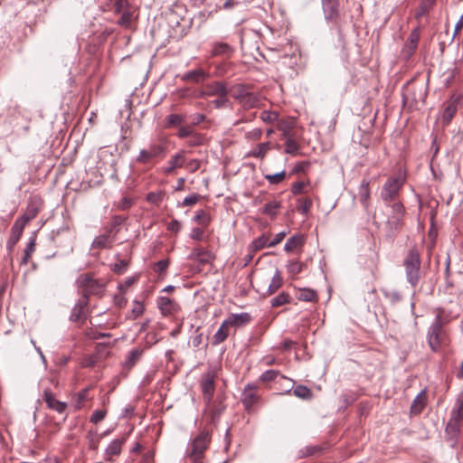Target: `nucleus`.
<instances>
[{
    "label": "nucleus",
    "mask_w": 463,
    "mask_h": 463,
    "mask_svg": "<svg viewBox=\"0 0 463 463\" xmlns=\"http://www.w3.org/2000/svg\"><path fill=\"white\" fill-rule=\"evenodd\" d=\"M194 220L203 227H206L210 223V216L203 210L197 211Z\"/></svg>",
    "instance_id": "39"
},
{
    "label": "nucleus",
    "mask_w": 463,
    "mask_h": 463,
    "mask_svg": "<svg viewBox=\"0 0 463 463\" xmlns=\"http://www.w3.org/2000/svg\"><path fill=\"white\" fill-rule=\"evenodd\" d=\"M200 385L203 392V401L206 406L210 407V403L212 402L215 390L214 374L211 372L203 374Z\"/></svg>",
    "instance_id": "9"
},
{
    "label": "nucleus",
    "mask_w": 463,
    "mask_h": 463,
    "mask_svg": "<svg viewBox=\"0 0 463 463\" xmlns=\"http://www.w3.org/2000/svg\"><path fill=\"white\" fill-rule=\"evenodd\" d=\"M286 235H287L286 232H279L278 234L275 235V237L271 241H269L268 247H274V246L278 245L279 243H280L282 241V240L285 238Z\"/></svg>",
    "instance_id": "62"
},
{
    "label": "nucleus",
    "mask_w": 463,
    "mask_h": 463,
    "mask_svg": "<svg viewBox=\"0 0 463 463\" xmlns=\"http://www.w3.org/2000/svg\"><path fill=\"white\" fill-rule=\"evenodd\" d=\"M269 149V142L260 143L250 151V156L256 158H263Z\"/></svg>",
    "instance_id": "32"
},
{
    "label": "nucleus",
    "mask_w": 463,
    "mask_h": 463,
    "mask_svg": "<svg viewBox=\"0 0 463 463\" xmlns=\"http://www.w3.org/2000/svg\"><path fill=\"white\" fill-rule=\"evenodd\" d=\"M420 28L416 27L413 29L409 36L410 49L414 52L418 46V43L420 40Z\"/></svg>",
    "instance_id": "43"
},
{
    "label": "nucleus",
    "mask_w": 463,
    "mask_h": 463,
    "mask_svg": "<svg viewBox=\"0 0 463 463\" xmlns=\"http://www.w3.org/2000/svg\"><path fill=\"white\" fill-rule=\"evenodd\" d=\"M251 320V317L249 313L241 314H231L226 319V324L231 327H241Z\"/></svg>",
    "instance_id": "19"
},
{
    "label": "nucleus",
    "mask_w": 463,
    "mask_h": 463,
    "mask_svg": "<svg viewBox=\"0 0 463 463\" xmlns=\"http://www.w3.org/2000/svg\"><path fill=\"white\" fill-rule=\"evenodd\" d=\"M293 394L303 400H311L313 397V393L309 388L305 385H297L293 390Z\"/></svg>",
    "instance_id": "33"
},
{
    "label": "nucleus",
    "mask_w": 463,
    "mask_h": 463,
    "mask_svg": "<svg viewBox=\"0 0 463 463\" xmlns=\"http://www.w3.org/2000/svg\"><path fill=\"white\" fill-rule=\"evenodd\" d=\"M385 205L389 209L386 225L389 229L397 231L403 225V217L405 214L404 206L400 201Z\"/></svg>",
    "instance_id": "7"
},
{
    "label": "nucleus",
    "mask_w": 463,
    "mask_h": 463,
    "mask_svg": "<svg viewBox=\"0 0 463 463\" xmlns=\"http://www.w3.org/2000/svg\"><path fill=\"white\" fill-rule=\"evenodd\" d=\"M124 219L120 216H115L111 222V223L106 228L108 232H110L112 234L113 232H117V228L121 225Z\"/></svg>",
    "instance_id": "56"
},
{
    "label": "nucleus",
    "mask_w": 463,
    "mask_h": 463,
    "mask_svg": "<svg viewBox=\"0 0 463 463\" xmlns=\"http://www.w3.org/2000/svg\"><path fill=\"white\" fill-rule=\"evenodd\" d=\"M113 242L114 236L106 230V233L100 234L94 239L91 246L93 249H107L111 248Z\"/></svg>",
    "instance_id": "20"
},
{
    "label": "nucleus",
    "mask_w": 463,
    "mask_h": 463,
    "mask_svg": "<svg viewBox=\"0 0 463 463\" xmlns=\"http://www.w3.org/2000/svg\"><path fill=\"white\" fill-rule=\"evenodd\" d=\"M303 237L300 235H294L290 237L284 245V250L287 252H291L303 244Z\"/></svg>",
    "instance_id": "29"
},
{
    "label": "nucleus",
    "mask_w": 463,
    "mask_h": 463,
    "mask_svg": "<svg viewBox=\"0 0 463 463\" xmlns=\"http://www.w3.org/2000/svg\"><path fill=\"white\" fill-rule=\"evenodd\" d=\"M281 207L280 203L279 202H269L267 203L262 210V213L266 215L270 216L271 218L277 215L278 210Z\"/></svg>",
    "instance_id": "35"
},
{
    "label": "nucleus",
    "mask_w": 463,
    "mask_h": 463,
    "mask_svg": "<svg viewBox=\"0 0 463 463\" xmlns=\"http://www.w3.org/2000/svg\"><path fill=\"white\" fill-rule=\"evenodd\" d=\"M259 102V97L254 92L248 91L241 104L246 109H251L257 107Z\"/></svg>",
    "instance_id": "31"
},
{
    "label": "nucleus",
    "mask_w": 463,
    "mask_h": 463,
    "mask_svg": "<svg viewBox=\"0 0 463 463\" xmlns=\"http://www.w3.org/2000/svg\"><path fill=\"white\" fill-rule=\"evenodd\" d=\"M89 306V299L80 296L71 309L70 320L72 322L84 321L87 318L86 307Z\"/></svg>",
    "instance_id": "11"
},
{
    "label": "nucleus",
    "mask_w": 463,
    "mask_h": 463,
    "mask_svg": "<svg viewBox=\"0 0 463 463\" xmlns=\"http://www.w3.org/2000/svg\"><path fill=\"white\" fill-rule=\"evenodd\" d=\"M142 351H140L139 349L131 350L125 361V366L129 369L132 368L135 365V364L139 360Z\"/></svg>",
    "instance_id": "36"
},
{
    "label": "nucleus",
    "mask_w": 463,
    "mask_h": 463,
    "mask_svg": "<svg viewBox=\"0 0 463 463\" xmlns=\"http://www.w3.org/2000/svg\"><path fill=\"white\" fill-rule=\"evenodd\" d=\"M166 146L162 143H151L147 148L141 149L136 157V162L141 165H154L156 158H163Z\"/></svg>",
    "instance_id": "5"
},
{
    "label": "nucleus",
    "mask_w": 463,
    "mask_h": 463,
    "mask_svg": "<svg viewBox=\"0 0 463 463\" xmlns=\"http://www.w3.org/2000/svg\"><path fill=\"white\" fill-rule=\"evenodd\" d=\"M133 14L129 10L122 11L121 16L118 21V24L125 28H129L132 24Z\"/></svg>",
    "instance_id": "38"
},
{
    "label": "nucleus",
    "mask_w": 463,
    "mask_h": 463,
    "mask_svg": "<svg viewBox=\"0 0 463 463\" xmlns=\"http://www.w3.org/2000/svg\"><path fill=\"white\" fill-rule=\"evenodd\" d=\"M124 442V438L112 440L105 450L106 460H111L112 457L118 456L121 453Z\"/></svg>",
    "instance_id": "22"
},
{
    "label": "nucleus",
    "mask_w": 463,
    "mask_h": 463,
    "mask_svg": "<svg viewBox=\"0 0 463 463\" xmlns=\"http://www.w3.org/2000/svg\"><path fill=\"white\" fill-rule=\"evenodd\" d=\"M186 162L184 152L174 154L167 161V166L162 168V173L166 175H174L175 170L184 166Z\"/></svg>",
    "instance_id": "12"
},
{
    "label": "nucleus",
    "mask_w": 463,
    "mask_h": 463,
    "mask_svg": "<svg viewBox=\"0 0 463 463\" xmlns=\"http://www.w3.org/2000/svg\"><path fill=\"white\" fill-rule=\"evenodd\" d=\"M431 6L432 5H429L426 2L420 4L416 13V18H420L421 16L426 15Z\"/></svg>",
    "instance_id": "64"
},
{
    "label": "nucleus",
    "mask_w": 463,
    "mask_h": 463,
    "mask_svg": "<svg viewBox=\"0 0 463 463\" xmlns=\"http://www.w3.org/2000/svg\"><path fill=\"white\" fill-rule=\"evenodd\" d=\"M43 396L49 409L55 411L58 413H62L65 411L67 404L63 402L56 400L52 392L50 389H45L43 391Z\"/></svg>",
    "instance_id": "16"
},
{
    "label": "nucleus",
    "mask_w": 463,
    "mask_h": 463,
    "mask_svg": "<svg viewBox=\"0 0 463 463\" xmlns=\"http://www.w3.org/2000/svg\"><path fill=\"white\" fill-rule=\"evenodd\" d=\"M227 94L226 86L221 81H214L204 86V89L200 93V97L227 96Z\"/></svg>",
    "instance_id": "14"
},
{
    "label": "nucleus",
    "mask_w": 463,
    "mask_h": 463,
    "mask_svg": "<svg viewBox=\"0 0 463 463\" xmlns=\"http://www.w3.org/2000/svg\"><path fill=\"white\" fill-rule=\"evenodd\" d=\"M233 52V47L227 43L216 41L212 43L211 56L213 57L219 56L229 59L232 56Z\"/></svg>",
    "instance_id": "13"
},
{
    "label": "nucleus",
    "mask_w": 463,
    "mask_h": 463,
    "mask_svg": "<svg viewBox=\"0 0 463 463\" xmlns=\"http://www.w3.org/2000/svg\"><path fill=\"white\" fill-rule=\"evenodd\" d=\"M278 375H279V371L268 370L260 375V381L267 383V382H271V381L275 380Z\"/></svg>",
    "instance_id": "54"
},
{
    "label": "nucleus",
    "mask_w": 463,
    "mask_h": 463,
    "mask_svg": "<svg viewBox=\"0 0 463 463\" xmlns=\"http://www.w3.org/2000/svg\"><path fill=\"white\" fill-rule=\"evenodd\" d=\"M402 265L405 270L406 281L412 288H416L421 278V259L416 248L409 250L402 260Z\"/></svg>",
    "instance_id": "2"
},
{
    "label": "nucleus",
    "mask_w": 463,
    "mask_h": 463,
    "mask_svg": "<svg viewBox=\"0 0 463 463\" xmlns=\"http://www.w3.org/2000/svg\"><path fill=\"white\" fill-rule=\"evenodd\" d=\"M157 307L165 316L173 314L177 309V304L167 297H159Z\"/></svg>",
    "instance_id": "21"
},
{
    "label": "nucleus",
    "mask_w": 463,
    "mask_h": 463,
    "mask_svg": "<svg viewBox=\"0 0 463 463\" xmlns=\"http://www.w3.org/2000/svg\"><path fill=\"white\" fill-rule=\"evenodd\" d=\"M285 152L289 155H296L298 152L299 145L297 143L295 138L288 139L285 142Z\"/></svg>",
    "instance_id": "46"
},
{
    "label": "nucleus",
    "mask_w": 463,
    "mask_h": 463,
    "mask_svg": "<svg viewBox=\"0 0 463 463\" xmlns=\"http://www.w3.org/2000/svg\"><path fill=\"white\" fill-rule=\"evenodd\" d=\"M22 234L11 229V234L7 241L6 246L9 250H12L15 244L19 241Z\"/></svg>",
    "instance_id": "50"
},
{
    "label": "nucleus",
    "mask_w": 463,
    "mask_h": 463,
    "mask_svg": "<svg viewBox=\"0 0 463 463\" xmlns=\"http://www.w3.org/2000/svg\"><path fill=\"white\" fill-rule=\"evenodd\" d=\"M443 325L444 322L442 321L440 315H438L428 329V345L432 352H440L450 344L449 334L444 328Z\"/></svg>",
    "instance_id": "1"
},
{
    "label": "nucleus",
    "mask_w": 463,
    "mask_h": 463,
    "mask_svg": "<svg viewBox=\"0 0 463 463\" xmlns=\"http://www.w3.org/2000/svg\"><path fill=\"white\" fill-rule=\"evenodd\" d=\"M27 223L28 222L20 217L14 222L12 229L17 232V233L23 234L24 229Z\"/></svg>",
    "instance_id": "58"
},
{
    "label": "nucleus",
    "mask_w": 463,
    "mask_h": 463,
    "mask_svg": "<svg viewBox=\"0 0 463 463\" xmlns=\"http://www.w3.org/2000/svg\"><path fill=\"white\" fill-rule=\"evenodd\" d=\"M210 443V433L206 430L201 431L189 442L186 449V456L193 463H203L202 458Z\"/></svg>",
    "instance_id": "3"
},
{
    "label": "nucleus",
    "mask_w": 463,
    "mask_h": 463,
    "mask_svg": "<svg viewBox=\"0 0 463 463\" xmlns=\"http://www.w3.org/2000/svg\"><path fill=\"white\" fill-rule=\"evenodd\" d=\"M207 410L212 414V420H215V419L219 418L222 414V411L224 410V407L222 405L215 406L214 403H210V407L206 406Z\"/></svg>",
    "instance_id": "51"
},
{
    "label": "nucleus",
    "mask_w": 463,
    "mask_h": 463,
    "mask_svg": "<svg viewBox=\"0 0 463 463\" xmlns=\"http://www.w3.org/2000/svg\"><path fill=\"white\" fill-rule=\"evenodd\" d=\"M229 335H230V326L228 324H226V321L223 320L221 326L219 327L217 332L214 334V335L213 337L212 344L213 345H220L221 343L224 342L227 339Z\"/></svg>",
    "instance_id": "24"
},
{
    "label": "nucleus",
    "mask_w": 463,
    "mask_h": 463,
    "mask_svg": "<svg viewBox=\"0 0 463 463\" xmlns=\"http://www.w3.org/2000/svg\"><path fill=\"white\" fill-rule=\"evenodd\" d=\"M338 0H322V7L326 20L336 22L339 17Z\"/></svg>",
    "instance_id": "15"
},
{
    "label": "nucleus",
    "mask_w": 463,
    "mask_h": 463,
    "mask_svg": "<svg viewBox=\"0 0 463 463\" xmlns=\"http://www.w3.org/2000/svg\"><path fill=\"white\" fill-rule=\"evenodd\" d=\"M312 206V201L309 198L299 199L297 206L298 211L303 215H307Z\"/></svg>",
    "instance_id": "42"
},
{
    "label": "nucleus",
    "mask_w": 463,
    "mask_h": 463,
    "mask_svg": "<svg viewBox=\"0 0 463 463\" xmlns=\"http://www.w3.org/2000/svg\"><path fill=\"white\" fill-rule=\"evenodd\" d=\"M282 283L283 279L280 271L277 269L268 286L267 295H273L282 286Z\"/></svg>",
    "instance_id": "26"
},
{
    "label": "nucleus",
    "mask_w": 463,
    "mask_h": 463,
    "mask_svg": "<svg viewBox=\"0 0 463 463\" xmlns=\"http://www.w3.org/2000/svg\"><path fill=\"white\" fill-rule=\"evenodd\" d=\"M358 196L361 203L364 207H367L370 199V187L369 181L366 179H364L359 185Z\"/></svg>",
    "instance_id": "25"
},
{
    "label": "nucleus",
    "mask_w": 463,
    "mask_h": 463,
    "mask_svg": "<svg viewBox=\"0 0 463 463\" xmlns=\"http://www.w3.org/2000/svg\"><path fill=\"white\" fill-rule=\"evenodd\" d=\"M403 184L404 179L402 176H392L385 182L381 191V198L385 204L397 202L396 198Z\"/></svg>",
    "instance_id": "6"
},
{
    "label": "nucleus",
    "mask_w": 463,
    "mask_h": 463,
    "mask_svg": "<svg viewBox=\"0 0 463 463\" xmlns=\"http://www.w3.org/2000/svg\"><path fill=\"white\" fill-rule=\"evenodd\" d=\"M260 394L258 392V387L253 384H247L241 394V402L244 409L250 412L253 406L259 402Z\"/></svg>",
    "instance_id": "10"
},
{
    "label": "nucleus",
    "mask_w": 463,
    "mask_h": 463,
    "mask_svg": "<svg viewBox=\"0 0 463 463\" xmlns=\"http://www.w3.org/2000/svg\"><path fill=\"white\" fill-rule=\"evenodd\" d=\"M426 405V392L421 391L412 401L411 405V413L417 415L420 414Z\"/></svg>",
    "instance_id": "23"
},
{
    "label": "nucleus",
    "mask_w": 463,
    "mask_h": 463,
    "mask_svg": "<svg viewBox=\"0 0 463 463\" xmlns=\"http://www.w3.org/2000/svg\"><path fill=\"white\" fill-rule=\"evenodd\" d=\"M289 301L290 296L286 292H282L270 300V305L272 307H278L287 303H289Z\"/></svg>",
    "instance_id": "37"
},
{
    "label": "nucleus",
    "mask_w": 463,
    "mask_h": 463,
    "mask_svg": "<svg viewBox=\"0 0 463 463\" xmlns=\"http://www.w3.org/2000/svg\"><path fill=\"white\" fill-rule=\"evenodd\" d=\"M286 177V172L281 171L277 174L273 175H266L265 179L270 184H278L281 183Z\"/></svg>",
    "instance_id": "45"
},
{
    "label": "nucleus",
    "mask_w": 463,
    "mask_h": 463,
    "mask_svg": "<svg viewBox=\"0 0 463 463\" xmlns=\"http://www.w3.org/2000/svg\"><path fill=\"white\" fill-rule=\"evenodd\" d=\"M382 292L383 294V297L392 304L395 305L402 301V294L396 290V289H382Z\"/></svg>",
    "instance_id": "30"
},
{
    "label": "nucleus",
    "mask_w": 463,
    "mask_h": 463,
    "mask_svg": "<svg viewBox=\"0 0 463 463\" xmlns=\"http://www.w3.org/2000/svg\"><path fill=\"white\" fill-rule=\"evenodd\" d=\"M201 166V161L198 159H192L186 164V168L190 173H194L199 170Z\"/></svg>",
    "instance_id": "61"
},
{
    "label": "nucleus",
    "mask_w": 463,
    "mask_h": 463,
    "mask_svg": "<svg viewBox=\"0 0 463 463\" xmlns=\"http://www.w3.org/2000/svg\"><path fill=\"white\" fill-rule=\"evenodd\" d=\"M203 142V137L198 133H194L192 137H191V140L189 141V145L191 146H200L202 145Z\"/></svg>",
    "instance_id": "63"
},
{
    "label": "nucleus",
    "mask_w": 463,
    "mask_h": 463,
    "mask_svg": "<svg viewBox=\"0 0 463 463\" xmlns=\"http://www.w3.org/2000/svg\"><path fill=\"white\" fill-rule=\"evenodd\" d=\"M168 126H177L184 121V118L177 114H170L166 118Z\"/></svg>",
    "instance_id": "57"
},
{
    "label": "nucleus",
    "mask_w": 463,
    "mask_h": 463,
    "mask_svg": "<svg viewBox=\"0 0 463 463\" xmlns=\"http://www.w3.org/2000/svg\"><path fill=\"white\" fill-rule=\"evenodd\" d=\"M106 414H107L106 410H96L95 411H93V413L90 417V421L94 424H97L104 420Z\"/></svg>",
    "instance_id": "55"
},
{
    "label": "nucleus",
    "mask_w": 463,
    "mask_h": 463,
    "mask_svg": "<svg viewBox=\"0 0 463 463\" xmlns=\"http://www.w3.org/2000/svg\"><path fill=\"white\" fill-rule=\"evenodd\" d=\"M262 131L260 128H253L250 131L246 132L245 137L250 140H258L261 137Z\"/></svg>",
    "instance_id": "59"
},
{
    "label": "nucleus",
    "mask_w": 463,
    "mask_h": 463,
    "mask_svg": "<svg viewBox=\"0 0 463 463\" xmlns=\"http://www.w3.org/2000/svg\"><path fill=\"white\" fill-rule=\"evenodd\" d=\"M39 210L40 209H39L38 205L35 203L31 202V203H29L25 213L21 216V218H23L24 220H25L26 222H29L30 221L33 220L37 216Z\"/></svg>",
    "instance_id": "34"
},
{
    "label": "nucleus",
    "mask_w": 463,
    "mask_h": 463,
    "mask_svg": "<svg viewBox=\"0 0 463 463\" xmlns=\"http://www.w3.org/2000/svg\"><path fill=\"white\" fill-rule=\"evenodd\" d=\"M463 421V399L458 398L450 412V418L447 423L446 431L457 434L459 431L460 423Z\"/></svg>",
    "instance_id": "8"
},
{
    "label": "nucleus",
    "mask_w": 463,
    "mask_h": 463,
    "mask_svg": "<svg viewBox=\"0 0 463 463\" xmlns=\"http://www.w3.org/2000/svg\"><path fill=\"white\" fill-rule=\"evenodd\" d=\"M195 132L190 127H182L179 128L177 136L180 138L191 137Z\"/></svg>",
    "instance_id": "60"
},
{
    "label": "nucleus",
    "mask_w": 463,
    "mask_h": 463,
    "mask_svg": "<svg viewBox=\"0 0 463 463\" xmlns=\"http://www.w3.org/2000/svg\"><path fill=\"white\" fill-rule=\"evenodd\" d=\"M76 283L80 296H85L86 299H90V295L100 297L104 291V283L95 279L91 274L80 275Z\"/></svg>",
    "instance_id": "4"
},
{
    "label": "nucleus",
    "mask_w": 463,
    "mask_h": 463,
    "mask_svg": "<svg viewBox=\"0 0 463 463\" xmlns=\"http://www.w3.org/2000/svg\"><path fill=\"white\" fill-rule=\"evenodd\" d=\"M279 114L275 111L264 110L260 114V118L264 122L271 123L278 119Z\"/></svg>",
    "instance_id": "52"
},
{
    "label": "nucleus",
    "mask_w": 463,
    "mask_h": 463,
    "mask_svg": "<svg viewBox=\"0 0 463 463\" xmlns=\"http://www.w3.org/2000/svg\"><path fill=\"white\" fill-rule=\"evenodd\" d=\"M248 91V88L243 85H239L233 90L232 97L241 103Z\"/></svg>",
    "instance_id": "49"
},
{
    "label": "nucleus",
    "mask_w": 463,
    "mask_h": 463,
    "mask_svg": "<svg viewBox=\"0 0 463 463\" xmlns=\"http://www.w3.org/2000/svg\"><path fill=\"white\" fill-rule=\"evenodd\" d=\"M34 250H35V240L33 239L28 242V244L24 250V257L22 259L23 264H26L28 262V260L30 259V257H31L32 253L34 251Z\"/></svg>",
    "instance_id": "47"
},
{
    "label": "nucleus",
    "mask_w": 463,
    "mask_h": 463,
    "mask_svg": "<svg viewBox=\"0 0 463 463\" xmlns=\"http://www.w3.org/2000/svg\"><path fill=\"white\" fill-rule=\"evenodd\" d=\"M188 259L197 260L201 264H208L213 260V255L203 247H195L190 252Z\"/></svg>",
    "instance_id": "17"
},
{
    "label": "nucleus",
    "mask_w": 463,
    "mask_h": 463,
    "mask_svg": "<svg viewBox=\"0 0 463 463\" xmlns=\"http://www.w3.org/2000/svg\"><path fill=\"white\" fill-rule=\"evenodd\" d=\"M209 78V73L202 68L189 71L181 76L182 80L202 83Z\"/></svg>",
    "instance_id": "18"
},
{
    "label": "nucleus",
    "mask_w": 463,
    "mask_h": 463,
    "mask_svg": "<svg viewBox=\"0 0 463 463\" xmlns=\"http://www.w3.org/2000/svg\"><path fill=\"white\" fill-rule=\"evenodd\" d=\"M457 111L456 101H450L444 109L441 120L443 125H449Z\"/></svg>",
    "instance_id": "27"
},
{
    "label": "nucleus",
    "mask_w": 463,
    "mask_h": 463,
    "mask_svg": "<svg viewBox=\"0 0 463 463\" xmlns=\"http://www.w3.org/2000/svg\"><path fill=\"white\" fill-rule=\"evenodd\" d=\"M269 242V238L265 235H261L252 241L250 247L254 251H258L265 247H268Z\"/></svg>",
    "instance_id": "41"
},
{
    "label": "nucleus",
    "mask_w": 463,
    "mask_h": 463,
    "mask_svg": "<svg viewBox=\"0 0 463 463\" xmlns=\"http://www.w3.org/2000/svg\"><path fill=\"white\" fill-rule=\"evenodd\" d=\"M128 267V261L127 260H118L112 265L111 269L118 274L124 273Z\"/></svg>",
    "instance_id": "48"
},
{
    "label": "nucleus",
    "mask_w": 463,
    "mask_h": 463,
    "mask_svg": "<svg viewBox=\"0 0 463 463\" xmlns=\"http://www.w3.org/2000/svg\"><path fill=\"white\" fill-rule=\"evenodd\" d=\"M304 267H305L304 263L299 262V261L291 260L287 265V270L290 275L296 276L303 270Z\"/></svg>",
    "instance_id": "40"
},
{
    "label": "nucleus",
    "mask_w": 463,
    "mask_h": 463,
    "mask_svg": "<svg viewBox=\"0 0 463 463\" xmlns=\"http://www.w3.org/2000/svg\"><path fill=\"white\" fill-rule=\"evenodd\" d=\"M190 238L194 241H203L205 238L203 227L193 228L190 233Z\"/></svg>",
    "instance_id": "53"
},
{
    "label": "nucleus",
    "mask_w": 463,
    "mask_h": 463,
    "mask_svg": "<svg viewBox=\"0 0 463 463\" xmlns=\"http://www.w3.org/2000/svg\"><path fill=\"white\" fill-rule=\"evenodd\" d=\"M297 298L300 301L312 302L317 301L318 297L315 290L310 288L299 289Z\"/></svg>",
    "instance_id": "28"
},
{
    "label": "nucleus",
    "mask_w": 463,
    "mask_h": 463,
    "mask_svg": "<svg viewBox=\"0 0 463 463\" xmlns=\"http://www.w3.org/2000/svg\"><path fill=\"white\" fill-rule=\"evenodd\" d=\"M164 195H165L164 193L161 192V191H159V192H150L146 195V201L148 203H150L151 204L159 205V203L164 199Z\"/></svg>",
    "instance_id": "44"
}]
</instances>
